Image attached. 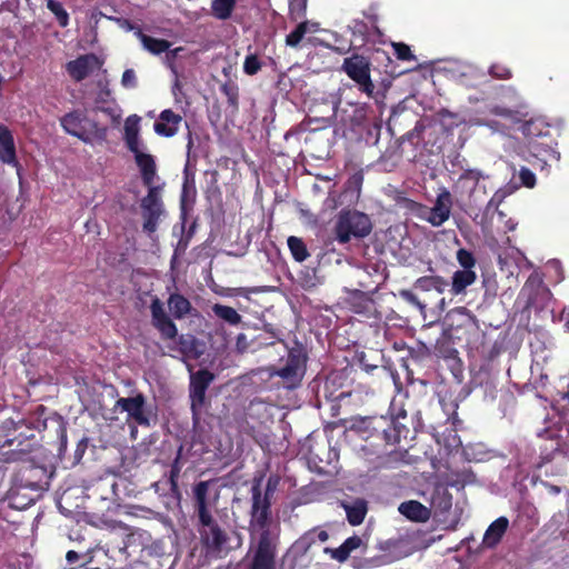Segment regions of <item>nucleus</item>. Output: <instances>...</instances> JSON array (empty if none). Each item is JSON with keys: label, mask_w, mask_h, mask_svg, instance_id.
<instances>
[{"label": "nucleus", "mask_w": 569, "mask_h": 569, "mask_svg": "<svg viewBox=\"0 0 569 569\" xmlns=\"http://www.w3.org/2000/svg\"><path fill=\"white\" fill-rule=\"evenodd\" d=\"M510 526L509 519L501 516L493 520L482 537L481 547L483 549H495L501 542Z\"/></svg>", "instance_id": "a211bd4d"}, {"label": "nucleus", "mask_w": 569, "mask_h": 569, "mask_svg": "<svg viewBox=\"0 0 569 569\" xmlns=\"http://www.w3.org/2000/svg\"><path fill=\"white\" fill-rule=\"evenodd\" d=\"M0 161L7 164L18 166L16 144L12 132L0 123Z\"/></svg>", "instance_id": "b1692460"}, {"label": "nucleus", "mask_w": 569, "mask_h": 569, "mask_svg": "<svg viewBox=\"0 0 569 569\" xmlns=\"http://www.w3.org/2000/svg\"><path fill=\"white\" fill-rule=\"evenodd\" d=\"M198 531L202 545L210 552H221L229 539L213 516H210V521H198Z\"/></svg>", "instance_id": "ddd939ff"}, {"label": "nucleus", "mask_w": 569, "mask_h": 569, "mask_svg": "<svg viewBox=\"0 0 569 569\" xmlns=\"http://www.w3.org/2000/svg\"><path fill=\"white\" fill-rule=\"evenodd\" d=\"M237 2L238 0H212L211 14L218 20L226 21L232 17Z\"/></svg>", "instance_id": "72a5a7b5"}, {"label": "nucleus", "mask_w": 569, "mask_h": 569, "mask_svg": "<svg viewBox=\"0 0 569 569\" xmlns=\"http://www.w3.org/2000/svg\"><path fill=\"white\" fill-rule=\"evenodd\" d=\"M146 397L142 393H137L133 397L119 398L116 401V408L126 411L128 417L137 422L139 426L149 427L150 420L144 412Z\"/></svg>", "instance_id": "2eb2a0df"}, {"label": "nucleus", "mask_w": 569, "mask_h": 569, "mask_svg": "<svg viewBox=\"0 0 569 569\" xmlns=\"http://www.w3.org/2000/svg\"><path fill=\"white\" fill-rule=\"evenodd\" d=\"M88 448V438L83 437L80 439L77 443L74 453H73V463H79L86 453V450Z\"/></svg>", "instance_id": "5fc2aeb1"}, {"label": "nucleus", "mask_w": 569, "mask_h": 569, "mask_svg": "<svg viewBox=\"0 0 569 569\" xmlns=\"http://www.w3.org/2000/svg\"><path fill=\"white\" fill-rule=\"evenodd\" d=\"M96 111H100V112H103L106 114H108L113 121H118L120 119V114L117 112V109L116 108H112V107H106L104 104L103 106H97L94 108Z\"/></svg>", "instance_id": "052dcab7"}, {"label": "nucleus", "mask_w": 569, "mask_h": 569, "mask_svg": "<svg viewBox=\"0 0 569 569\" xmlns=\"http://www.w3.org/2000/svg\"><path fill=\"white\" fill-rule=\"evenodd\" d=\"M337 114V106H335L331 110V114L328 116V117H321V118H318V117H309L308 120H309V123H312V122H316L318 124V128H327L329 126H331L332 123V119L336 117Z\"/></svg>", "instance_id": "3c124183"}, {"label": "nucleus", "mask_w": 569, "mask_h": 569, "mask_svg": "<svg viewBox=\"0 0 569 569\" xmlns=\"http://www.w3.org/2000/svg\"><path fill=\"white\" fill-rule=\"evenodd\" d=\"M63 130L84 143H91L94 139L103 140L107 128L101 127L96 120H91L81 110H73L60 118Z\"/></svg>", "instance_id": "20e7f679"}, {"label": "nucleus", "mask_w": 569, "mask_h": 569, "mask_svg": "<svg viewBox=\"0 0 569 569\" xmlns=\"http://www.w3.org/2000/svg\"><path fill=\"white\" fill-rule=\"evenodd\" d=\"M393 53L400 61H413L416 56L412 53L410 47L405 42H391Z\"/></svg>", "instance_id": "c03bdc74"}, {"label": "nucleus", "mask_w": 569, "mask_h": 569, "mask_svg": "<svg viewBox=\"0 0 569 569\" xmlns=\"http://www.w3.org/2000/svg\"><path fill=\"white\" fill-rule=\"evenodd\" d=\"M221 92L227 97L228 104L234 109L238 108L239 101V87L236 82L229 80L221 84Z\"/></svg>", "instance_id": "58836bf2"}, {"label": "nucleus", "mask_w": 569, "mask_h": 569, "mask_svg": "<svg viewBox=\"0 0 569 569\" xmlns=\"http://www.w3.org/2000/svg\"><path fill=\"white\" fill-rule=\"evenodd\" d=\"M481 172L478 171V170H472V169H468L466 171H463L459 178V181H463V180H470L475 186H477V183L479 182V180L481 179Z\"/></svg>", "instance_id": "6e6d98bb"}, {"label": "nucleus", "mask_w": 569, "mask_h": 569, "mask_svg": "<svg viewBox=\"0 0 569 569\" xmlns=\"http://www.w3.org/2000/svg\"><path fill=\"white\" fill-rule=\"evenodd\" d=\"M308 352L306 347L296 341L295 346L288 349L286 363L273 369L270 375L281 378L287 389L299 387L307 371Z\"/></svg>", "instance_id": "7ed1b4c3"}, {"label": "nucleus", "mask_w": 569, "mask_h": 569, "mask_svg": "<svg viewBox=\"0 0 569 569\" xmlns=\"http://www.w3.org/2000/svg\"><path fill=\"white\" fill-rule=\"evenodd\" d=\"M182 447L179 448L176 458L173 459L170 471L168 476V483L170 486V495L172 498L180 500L181 499V490L179 488V477L182 469Z\"/></svg>", "instance_id": "c756f323"}, {"label": "nucleus", "mask_w": 569, "mask_h": 569, "mask_svg": "<svg viewBox=\"0 0 569 569\" xmlns=\"http://www.w3.org/2000/svg\"><path fill=\"white\" fill-rule=\"evenodd\" d=\"M489 74L499 80H509L512 78L511 69L501 62L492 63L489 68Z\"/></svg>", "instance_id": "a18cd8bd"}, {"label": "nucleus", "mask_w": 569, "mask_h": 569, "mask_svg": "<svg viewBox=\"0 0 569 569\" xmlns=\"http://www.w3.org/2000/svg\"><path fill=\"white\" fill-rule=\"evenodd\" d=\"M318 23H310L309 21H301L298 26L286 37V44L291 48H297L305 34L309 31L316 32L318 30Z\"/></svg>", "instance_id": "473e14b6"}, {"label": "nucleus", "mask_w": 569, "mask_h": 569, "mask_svg": "<svg viewBox=\"0 0 569 569\" xmlns=\"http://www.w3.org/2000/svg\"><path fill=\"white\" fill-rule=\"evenodd\" d=\"M491 113L496 116L509 117L511 114L510 110L503 107H493L491 109Z\"/></svg>", "instance_id": "0e129e2a"}, {"label": "nucleus", "mask_w": 569, "mask_h": 569, "mask_svg": "<svg viewBox=\"0 0 569 569\" xmlns=\"http://www.w3.org/2000/svg\"><path fill=\"white\" fill-rule=\"evenodd\" d=\"M371 229L372 224L368 214L356 210H342L335 226L336 240L345 244L351 238L361 239L367 237Z\"/></svg>", "instance_id": "39448f33"}, {"label": "nucleus", "mask_w": 569, "mask_h": 569, "mask_svg": "<svg viewBox=\"0 0 569 569\" xmlns=\"http://www.w3.org/2000/svg\"><path fill=\"white\" fill-rule=\"evenodd\" d=\"M352 36L355 38H359L361 44H365L369 34V26L359 19L352 20V24L350 26Z\"/></svg>", "instance_id": "49530a36"}, {"label": "nucleus", "mask_w": 569, "mask_h": 569, "mask_svg": "<svg viewBox=\"0 0 569 569\" xmlns=\"http://www.w3.org/2000/svg\"><path fill=\"white\" fill-rule=\"evenodd\" d=\"M151 323L164 340L176 339L178 328L164 310L163 302L156 296L150 303Z\"/></svg>", "instance_id": "4468645a"}, {"label": "nucleus", "mask_w": 569, "mask_h": 569, "mask_svg": "<svg viewBox=\"0 0 569 569\" xmlns=\"http://www.w3.org/2000/svg\"><path fill=\"white\" fill-rule=\"evenodd\" d=\"M552 131V126L542 118H531L521 127L528 150L542 151V154H548L552 151V148L557 147Z\"/></svg>", "instance_id": "423d86ee"}, {"label": "nucleus", "mask_w": 569, "mask_h": 569, "mask_svg": "<svg viewBox=\"0 0 569 569\" xmlns=\"http://www.w3.org/2000/svg\"><path fill=\"white\" fill-rule=\"evenodd\" d=\"M168 307L174 319H183L192 310L191 302L181 293L173 292L168 298Z\"/></svg>", "instance_id": "cd10ccee"}, {"label": "nucleus", "mask_w": 569, "mask_h": 569, "mask_svg": "<svg viewBox=\"0 0 569 569\" xmlns=\"http://www.w3.org/2000/svg\"><path fill=\"white\" fill-rule=\"evenodd\" d=\"M353 397L346 400L345 402H342V408H348V407H351V406H356L357 402L360 400V393L359 392H353Z\"/></svg>", "instance_id": "69168bd1"}, {"label": "nucleus", "mask_w": 569, "mask_h": 569, "mask_svg": "<svg viewBox=\"0 0 569 569\" xmlns=\"http://www.w3.org/2000/svg\"><path fill=\"white\" fill-rule=\"evenodd\" d=\"M212 311L216 317L230 326H238L242 320V317L238 313V311L229 306L216 303L212 307Z\"/></svg>", "instance_id": "c9c22d12"}, {"label": "nucleus", "mask_w": 569, "mask_h": 569, "mask_svg": "<svg viewBox=\"0 0 569 569\" xmlns=\"http://www.w3.org/2000/svg\"><path fill=\"white\" fill-rule=\"evenodd\" d=\"M182 121L183 119L179 113L171 109H164L153 123V130L160 137L171 138L178 133Z\"/></svg>", "instance_id": "f3484780"}, {"label": "nucleus", "mask_w": 569, "mask_h": 569, "mask_svg": "<svg viewBox=\"0 0 569 569\" xmlns=\"http://www.w3.org/2000/svg\"><path fill=\"white\" fill-rule=\"evenodd\" d=\"M139 121L140 117L132 114L124 122L123 140L129 151H137V148L144 147L139 136Z\"/></svg>", "instance_id": "393cba45"}, {"label": "nucleus", "mask_w": 569, "mask_h": 569, "mask_svg": "<svg viewBox=\"0 0 569 569\" xmlns=\"http://www.w3.org/2000/svg\"><path fill=\"white\" fill-rule=\"evenodd\" d=\"M430 503L436 512L446 513L452 507V495L445 485H436L431 493Z\"/></svg>", "instance_id": "bb28decb"}, {"label": "nucleus", "mask_w": 569, "mask_h": 569, "mask_svg": "<svg viewBox=\"0 0 569 569\" xmlns=\"http://www.w3.org/2000/svg\"><path fill=\"white\" fill-rule=\"evenodd\" d=\"M47 8L54 14L60 27L66 28L69 24V13L63 4L57 0H48Z\"/></svg>", "instance_id": "4c0bfd02"}, {"label": "nucleus", "mask_w": 569, "mask_h": 569, "mask_svg": "<svg viewBox=\"0 0 569 569\" xmlns=\"http://www.w3.org/2000/svg\"><path fill=\"white\" fill-rule=\"evenodd\" d=\"M262 68V62L260 61L257 53H249L243 61V72L247 76L257 74Z\"/></svg>", "instance_id": "37998d69"}, {"label": "nucleus", "mask_w": 569, "mask_h": 569, "mask_svg": "<svg viewBox=\"0 0 569 569\" xmlns=\"http://www.w3.org/2000/svg\"><path fill=\"white\" fill-rule=\"evenodd\" d=\"M80 558V555L74 551V550H69L67 553H66V560L69 562V563H74L79 560Z\"/></svg>", "instance_id": "774afa93"}, {"label": "nucleus", "mask_w": 569, "mask_h": 569, "mask_svg": "<svg viewBox=\"0 0 569 569\" xmlns=\"http://www.w3.org/2000/svg\"><path fill=\"white\" fill-rule=\"evenodd\" d=\"M362 540L358 536H351L347 538L341 546L335 549L327 548L325 551L330 553L331 558L339 561L345 562L350 553L360 547Z\"/></svg>", "instance_id": "c85d7f7f"}, {"label": "nucleus", "mask_w": 569, "mask_h": 569, "mask_svg": "<svg viewBox=\"0 0 569 569\" xmlns=\"http://www.w3.org/2000/svg\"><path fill=\"white\" fill-rule=\"evenodd\" d=\"M362 182H363V174L362 172H356L353 173L349 180H348V184L350 187H353V188H357V189H360L361 186H362Z\"/></svg>", "instance_id": "680f3d73"}, {"label": "nucleus", "mask_w": 569, "mask_h": 569, "mask_svg": "<svg viewBox=\"0 0 569 569\" xmlns=\"http://www.w3.org/2000/svg\"><path fill=\"white\" fill-rule=\"evenodd\" d=\"M477 280L475 270H456L451 277L450 292L453 296L466 293L468 287L472 286Z\"/></svg>", "instance_id": "a878e982"}, {"label": "nucleus", "mask_w": 569, "mask_h": 569, "mask_svg": "<svg viewBox=\"0 0 569 569\" xmlns=\"http://www.w3.org/2000/svg\"><path fill=\"white\" fill-rule=\"evenodd\" d=\"M308 0H289V17L298 21L306 17Z\"/></svg>", "instance_id": "a19ab883"}, {"label": "nucleus", "mask_w": 569, "mask_h": 569, "mask_svg": "<svg viewBox=\"0 0 569 569\" xmlns=\"http://www.w3.org/2000/svg\"><path fill=\"white\" fill-rule=\"evenodd\" d=\"M366 120V108L362 106H352V116L350 117L349 121L347 122L345 120V126L349 127L350 129L359 128L363 124Z\"/></svg>", "instance_id": "79ce46f5"}, {"label": "nucleus", "mask_w": 569, "mask_h": 569, "mask_svg": "<svg viewBox=\"0 0 569 569\" xmlns=\"http://www.w3.org/2000/svg\"><path fill=\"white\" fill-rule=\"evenodd\" d=\"M273 491L274 486L271 485V479L268 480L264 493L261 492L259 485L251 488L249 531L251 538L257 532L259 536L256 546L251 549L249 569H277L279 535L270 529Z\"/></svg>", "instance_id": "f257e3e1"}, {"label": "nucleus", "mask_w": 569, "mask_h": 569, "mask_svg": "<svg viewBox=\"0 0 569 569\" xmlns=\"http://www.w3.org/2000/svg\"><path fill=\"white\" fill-rule=\"evenodd\" d=\"M121 84L124 88H136L138 84L136 72L133 69H126L121 77Z\"/></svg>", "instance_id": "603ef678"}, {"label": "nucleus", "mask_w": 569, "mask_h": 569, "mask_svg": "<svg viewBox=\"0 0 569 569\" xmlns=\"http://www.w3.org/2000/svg\"><path fill=\"white\" fill-rule=\"evenodd\" d=\"M438 114L443 123L447 119L450 120V122L448 124L449 128L458 127L461 123V120H459L458 114L453 113L447 109H441Z\"/></svg>", "instance_id": "864d4df0"}, {"label": "nucleus", "mask_w": 569, "mask_h": 569, "mask_svg": "<svg viewBox=\"0 0 569 569\" xmlns=\"http://www.w3.org/2000/svg\"><path fill=\"white\" fill-rule=\"evenodd\" d=\"M436 352L438 356H441L443 358L457 360L458 359V351L453 348H448L446 351L441 350V347L439 346V341L436 345Z\"/></svg>", "instance_id": "13d9d810"}, {"label": "nucleus", "mask_w": 569, "mask_h": 569, "mask_svg": "<svg viewBox=\"0 0 569 569\" xmlns=\"http://www.w3.org/2000/svg\"><path fill=\"white\" fill-rule=\"evenodd\" d=\"M131 152L134 156V161L139 168L143 186H153L157 176L154 157L150 153L143 152L142 147L137 148V151Z\"/></svg>", "instance_id": "6ab92c4d"}, {"label": "nucleus", "mask_w": 569, "mask_h": 569, "mask_svg": "<svg viewBox=\"0 0 569 569\" xmlns=\"http://www.w3.org/2000/svg\"><path fill=\"white\" fill-rule=\"evenodd\" d=\"M111 96V91L108 88V84H106L97 96L96 103L97 106H103L109 101V98Z\"/></svg>", "instance_id": "bf43d9fd"}, {"label": "nucleus", "mask_w": 569, "mask_h": 569, "mask_svg": "<svg viewBox=\"0 0 569 569\" xmlns=\"http://www.w3.org/2000/svg\"><path fill=\"white\" fill-rule=\"evenodd\" d=\"M413 287L420 291L435 290L438 293H443L448 287V282L441 276H423L415 281Z\"/></svg>", "instance_id": "7c9ffc66"}, {"label": "nucleus", "mask_w": 569, "mask_h": 569, "mask_svg": "<svg viewBox=\"0 0 569 569\" xmlns=\"http://www.w3.org/2000/svg\"><path fill=\"white\" fill-rule=\"evenodd\" d=\"M59 438H60L59 455H63L67 450V431L64 428H61Z\"/></svg>", "instance_id": "e2e57ef3"}, {"label": "nucleus", "mask_w": 569, "mask_h": 569, "mask_svg": "<svg viewBox=\"0 0 569 569\" xmlns=\"http://www.w3.org/2000/svg\"><path fill=\"white\" fill-rule=\"evenodd\" d=\"M518 177L523 187L531 189L536 186V176L529 168L521 167Z\"/></svg>", "instance_id": "09e8293b"}, {"label": "nucleus", "mask_w": 569, "mask_h": 569, "mask_svg": "<svg viewBox=\"0 0 569 569\" xmlns=\"http://www.w3.org/2000/svg\"><path fill=\"white\" fill-rule=\"evenodd\" d=\"M182 51V48H176L173 50H168L166 54V66L171 70V72L174 74V77L178 79L179 72L174 63V59L178 56V53Z\"/></svg>", "instance_id": "8fccbe9b"}, {"label": "nucleus", "mask_w": 569, "mask_h": 569, "mask_svg": "<svg viewBox=\"0 0 569 569\" xmlns=\"http://www.w3.org/2000/svg\"><path fill=\"white\" fill-rule=\"evenodd\" d=\"M214 480H201L192 487V507L198 521H210L212 510L217 508L219 492L210 496V487Z\"/></svg>", "instance_id": "9b49d317"}, {"label": "nucleus", "mask_w": 569, "mask_h": 569, "mask_svg": "<svg viewBox=\"0 0 569 569\" xmlns=\"http://www.w3.org/2000/svg\"><path fill=\"white\" fill-rule=\"evenodd\" d=\"M197 196V189L194 184V180L192 179L189 181L188 179L184 180L182 186V192H181V207H184V203L187 201L194 202Z\"/></svg>", "instance_id": "de8ad7c7"}, {"label": "nucleus", "mask_w": 569, "mask_h": 569, "mask_svg": "<svg viewBox=\"0 0 569 569\" xmlns=\"http://www.w3.org/2000/svg\"><path fill=\"white\" fill-rule=\"evenodd\" d=\"M341 70L357 83L361 92L372 97L376 86L371 79V61L369 58L353 53L343 59Z\"/></svg>", "instance_id": "6e6552de"}, {"label": "nucleus", "mask_w": 569, "mask_h": 569, "mask_svg": "<svg viewBox=\"0 0 569 569\" xmlns=\"http://www.w3.org/2000/svg\"><path fill=\"white\" fill-rule=\"evenodd\" d=\"M345 302L352 312L358 315L368 316L375 309V301L371 296L358 289L348 291Z\"/></svg>", "instance_id": "412c9836"}, {"label": "nucleus", "mask_w": 569, "mask_h": 569, "mask_svg": "<svg viewBox=\"0 0 569 569\" xmlns=\"http://www.w3.org/2000/svg\"><path fill=\"white\" fill-rule=\"evenodd\" d=\"M398 511L410 521L427 522L431 517V509L418 500H408L399 505Z\"/></svg>", "instance_id": "5701e85b"}, {"label": "nucleus", "mask_w": 569, "mask_h": 569, "mask_svg": "<svg viewBox=\"0 0 569 569\" xmlns=\"http://www.w3.org/2000/svg\"><path fill=\"white\" fill-rule=\"evenodd\" d=\"M137 34L143 48L152 54H160L162 52H167L171 47L170 41L144 34L141 30H138Z\"/></svg>", "instance_id": "2f4dec72"}, {"label": "nucleus", "mask_w": 569, "mask_h": 569, "mask_svg": "<svg viewBox=\"0 0 569 569\" xmlns=\"http://www.w3.org/2000/svg\"><path fill=\"white\" fill-rule=\"evenodd\" d=\"M410 209L418 208L423 211H428V216L419 214L421 219H425L432 227H440L446 221L449 220L451 216L452 208V196L447 188H441L440 192L437 194L435 204L432 208L428 209L426 206L418 203L416 201L409 200Z\"/></svg>", "instance_id": "f8f14e48"}, {"label": "nucleus", "mask_w": 569, "mask_h": 569, "mask_svg": "<svg viewBox=\"0 0 569 569\" xmlns=\"http://www.w3.org/2000/svg\"><path fill=\"white\" fill-rule=\"evenodd\" d=\"M456 259L461 267V270H473L477 263L475 254L465 248H460L457 251Z\"/></svg>", "instance_id": "ea45409f"}, {"label": "nucleus", "mask_w": 569, "mask_h": 569, "mask_svg": "<svg viewBox=\"0 0 569 569\" xmlns=\"http://www.w3.org/2000/svg\"><path fill=\"white\" fill-rule=\"evenodd\" d=\"M98 66L99 58L94 53H88L69 61L66 64V70L74 81L80 82Z\"/></svg>", "instance_id": "dca6fc26"}, {"label": "nucleus", "mask_w": 569, "mask_h": 569, "mask_svg": "<svg viewBox=\"0 0 569 569\" xmlns=\"http://www.w3.org/2000/svg\"><path fill=\"white\" fill-rule=\"evenodd\" d=\"M146 187L148 193L140 202L143 218L142 230L148 236H152L158 229L160 217L164 212V206L161 198V187L154 184Z\"/></svg>", "instance_id": "1a4fd4ad"}, {"label": "nucleus", "mask_w": 569, "mask_h": 569, "mask_svg": "<svg viewBox=\"0 0 569 569\" xmlns=\"http://www.w3.org/2000/svg\"><path fill=\"white\" fill-rule=\"evenodd\" d=\"M451 408L453 409L452 415L448 417V420H451L452 425L456 426L457 422H461L458 418L457 408L458 405L456 402L450 403Z\"/></svg>", "instance_id": "338daca9"}, {"label": "nucleus", "mask_w": 569, "mask_h": 569, "mask_svg": "<svg viewBox=\"0 0 569 569\" xmlns=\"http://www.w3.org/2000/svg\"><path fill=\"white\" fill-rule=\"evenodd\" d=\"M341 508L346 511L347 520L351 526H359L368 513V501L363 498H355L351 501H340Z\"/></svg>", "instance_id": "4be33fe9"}, {"label": "nucleus", "mask_w": 569, "mask_h": 569, "mask_svg": "<svg viewBox=\"0 0 569 569\" xmlns=\"http://www.w3.org/2000/svg\"><path fill=\"white\" fill-rule=\"evenodd\" d=\"M505 196V192H502L501 190L495 192L487 204V210H497L499 206L502 203Z\"/></svg>", "instance_id": "4d7b16f0"}, {"label": "nucleus", "mask_w": 569, "mask_h": 569, "mask_svg": "<svg viewBox=\"0 0 569 569\" xmlns=\"http://www.w3.org/2000/svg\"><path fill=\"white\" fill-rule=\"evenodd\" d=\"M529 157L526 158V160L535 168L539 170H545L548 167V162L550 160H558L560 154L556 150V148H552L551 152H548V154H542V151L539 152L537 150H528Z\"/></svg>", "instance_id": "f704fd0d"}, {"label": "nucleus", "mask_w": 569, "mask_h": 569, "mask_svg": "<svg viewBox=\"0 0 569 569\" xmlns=\"http://www.w3.org/2000/svg\"><path fill=\"white\" fill-rule=\"evenodd\" d=\"M288 248L297 262H303L310 254L302 239L290 236L287 240Z\"/></svg>", "instance_id": "e433bc0d"}, {"label": "nucleus", "mask_w": 569, "mask_h": 569, "mask_svg": "<svg viewBox=\"0 0 569 569\" xmlns=\"http://www.w3.org/2000/svg\"><path fill=\"white\" fill-rule=\"evenodd\" d=\"M214 380V375L208 369H200L190 376L189 398L192 422L198 426L202 412L210 406L207 390Z\"/></svg>", "instance_id": "0eeeda50"}, {"label": "nucleus", "mask_w": 569, "mask_h": 569, "mask_svg": "<svg viewBox=\"0 0 569 569\" xmlns=\"http://www.w3.org/2000/svg\"><path fill=\"white\" fill-rule=\"evenodd\" d=\"M520 296L526 298L525 309L543 310L549 307L552 298L550 289L545 284L541 274L532 272L521 288Z\"/></svg>", "instance_id": "9d476101"}, {"label": "nucleus", "mask_w": 569, "mask_h": 569, "mask_svg": "<svg viewBox=\"0 0 569 569\" xmlns=\"http://www.w3.org/2000/svg\"><path fill=\"white\" fill-rule=\"evenodd\" d=\"M406 417V412H401ZM400 415L396 418L386 416L356 417L350 429L362 435L365 439L377 438L385 445L395 446L401 438H407L409 429L399 422Z\"/></svg>", "instance_id": "f03ea898"}, {"label": "nucleus", "mask_w": 569, "mask_h": 569, "mask_svg": "<svg viewBox=\"0 0 569 569\" xmlns=\"http://www.w3.org/2000/svg\"><path fill=\"white\" fill-rule=\"evenodd\" d=\"M323 395L325 398L331 402L330 411L331 417H338L340 415V411L342 409V402L346 400L352 398L353 391L349 390H341L338 392L336 388V381L333 378H328L326 380L325 387H323Z\"/></svg>", "instance_id": "aec40b11"}]
</instances>
